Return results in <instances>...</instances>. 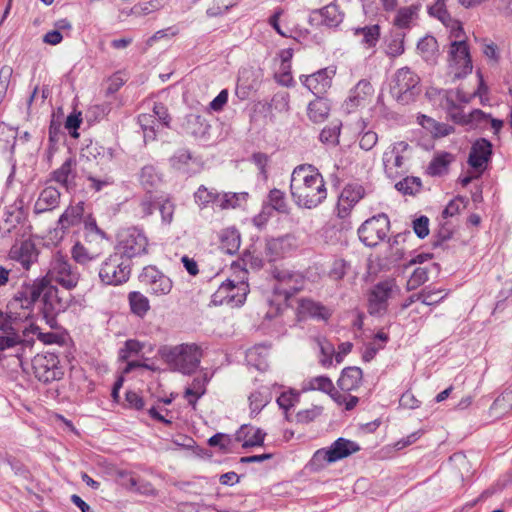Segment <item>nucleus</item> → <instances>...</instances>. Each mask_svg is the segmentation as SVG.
Returning a JSON list of instances; mask_svg holds the SVG:
<instances>
[{
    "label": "nucleus",
    "mask_w": 512,
    "mask_h": 512,
    "mask_svg": "<svg viewBox=\"0 0 512 512\" xmlns=\"http://www.w3.org/2000/svg\"><path fill=\"white\" fill-rule=\"evenodd\" d=\"M126 401L129 408L141 410L144 407L143 399L135 392H127Z\"/></svg>",
    "instance_id": "bf43d9fd"
},
{
    "label": "nucleus",
    "mask_w": 512,
    "mask_h": 512,
    "mask_svg": "<svg viewBox=\"0 0 512 512\" xmlns=\"http://www.w3.org/2000/svg\"><path fill=\"white\" fill-rule=\"evenodd\" d=\"M13 75V69L10 66H4L0 70V104L4 100L10 81Z\"/></svg>",
    "instance_id": "79ce46f5"
},
{
    "label": "nucleus",
    "mask_w": 512,
    "mask_h": 512,
    "mask_svg": "<svg viewBox=\"0 0 512 512\" xmlns=\"http://www.w3.org/2000/svg\"><path fill=\"white\" fill-rule=\"evenodd\" d=\"M277 403L285 413H288L291 409L295 408L299 403L298 394L293 391L283 392L277 399Z\"/></svg>",
    "instance_id": "58836bf2"
},
{
    "label": "nucleus",
    "mask_w": 512,
    "mask_h": 512,
    "mask_svg": "<svg viewBox=\"0 0 512 512\" xmlns=\"http://www.w3.org/2000/svg\"><path fill=\"white\" fill-rule=\"evenodd\" d=\"M415 16V9L408 7L400 9L395 18V24L401 28L407 27Z\"/></svg>",
    "instance_id": "c03bdc74"
},
{
    "label": "nucleus",
    "mask_w": 512,
    "mask_h": 512,
    "mask_svg": "<svg viewBox=\"0 0 512 512\" xmlns=\"http://www.w3.org/2000/svg\"><path fill=\"white\" fill-rule=\"evenodd\" d=\"M404 51L403 40L400 38L392 39L387 46V53L391 56H398Z\"/></svg>",
    "instance_id": "13d9d810"
},
{
    "label": "nucleus",
    "mask_w": 512,
    "mask_h": 512,
    "mask_svg": "<svg viewBox=\"0 0 512 512\" xmlns=\"http://www.w3.org/2000/svg\"><path fill=\"white\" fill-rule=\"evenodd\" d=\"M359 450L358 445L345 438H338L330 447L319 449L314 454V460L319 463H334Z\"/></svg>",
    "instance_id": "9b49d317"
},
{
    "label": "nucleus",
    "mask_w": 512,
    "mask_h": 512,
    "mask_svg": "<svg viewBox=\"0 0 512 512\" xmlns=\"http://www.w3.org/2000/svg\"><path fill=\"white\" fill-rule=\"evenodd\" d=\"M161 355L174 366L175 369L190 374L199 366L201 350L196 344H179L173 347H163Z\"/></svg>",
    "instance_id": "7ed1b4c3"
},
{
    "label": "nucleus",
    "mask_w": 512,
    "mask_h": 512,
    "mask_svg": "<svg viewBox=\"0 0 512 512\" xmlns=\"http://www.w3.org/2000/svg\"><path fill=\"white\" fill-rule=\"evenodd\" d=\"M62 39L63 36L58 30L49 31L43 37V41L49 45H57L62 41Z\"/></svg>",
    "instance_id": "338daca9"
},
{
    "label": "nucleus",
    "mask_w": 512,
    "mask_h": 512,
    "mask_svg": "<svg viewBox=\"0 0 512 512\" xmlns=\"http://www.w3.org/2000/svg\"><path fill=\"white\" fill-rule=\"evenodd\" d=\"M465 207V201L462 198H455L451 200L443 211L445 217H452L460 213Z\"/></svg>",
    "instance_id": "3c124183"
},
{
    "label": "nucleus",
    "mask_w": 512,
    "mask_h": 512,
    "mask_svg": "<svg viewBox=\"0 0 512 512\" xmlns=\"http://www.w3.org/2000/svg\"><path fill=\"white\" fill-rule=\"evenodd\" d=\"M265 433L261 428L245 424L240 427L236 433V438L242 443L244 448L262 446L265 439Z\"/></svg>",
    "instance_id": "b1692460"
},
{
    "label": "nucleus",
    "mask_w": 512,
    "mask_h": 512,
    "mask_svg": "<svg viewBox=\"0 0 512 512\" xmlns=\"http://www.w3.org/2000/svg\"><path fill=\"white\" fill-rule=\"evenodd\" d=\"M417 50L429 62H436L439 56V46L435 37L426 35L420 39Z\"/></svg>",
    "instance_id": "c85d7f7f"
},
{
    "label": "nucleus",
    "mask_w": 512,
    "mask_h": 512,
    "mask_svg": "<svg viewBox=\"0 0 512 512\" xmlns=\"http://www.w3.org/2000/svg\"><path fill=\"white\" fill-rule=\"evenodd\" d=\"M249 292V285L245 279L234 281L227 279L222 282L214 294L213 302L216 304H242Z\"/></svg>",
    "instance_id": "1a4fd4ad"
},
{
    "label": "nucleus",
    "mask_w": 512,
    "mask_h": 512,
    "mask_svg": "<svg viewBox=\"0 0 512 512\" xmlns=\"http://www.w3.org/2000/svg\"><path fill=\"white\" fill-rule=\"evenodd\" d=\"M42 303L45 317H54L65 311L67 302L60 296L59 289L48 283V279H42Z\"/></svg>",
    "instance_id": "2eb2a0df"
},
{
    "label": "nucleus",
    "mask_w": 512,
    "mask_h": 512,
    "mask_svg": "<svg viewBox=\"0 0 512 512\" xmlns=\"http://www.w3.org/2000/svg\"><path fill=\"white\" fill-rule=\"evenodd\" d=\"M298 314L303 319H327L329 317V312L326 308L311 300H302L300 302Z\"/></svg>",
    "instance_id": "c756f323"
},
{
    "label": "nucleus",
    "mask_w": 512,
    "mask_h": 512,
    "mask_svg": "<svg viewBox=\"0 0 512 512\" xmlns=\"http://www.w3.org/2000/svg\"><path fill=\"white\" fill-rule=\"evenodd\" d=\"M355 32L363 34L364 42L369 47H374L376 45V43L379 39V35H380L378 25H373V26L364 27V28H358L355 30Z\"/></svg>",
    "instance_id": "a19ab883"
},
{
    "label": "nucleus",
    "mask_w": 512,
    "mask_h": 512,
    "mask_svg": "<svg viewBox=\"0 0 512 512\" xmlns=\"http://www.w3.org/2000/svg\"><path fill=\"white\" fill-rule=\"evenodd\" d=\"M291 197L302 208H315L327 197L326 182L322 174L311 165L296 167L290 181Z\"/></svg>",
    "instance_id": "f257e3e1"
},
{
    "label": "nucleus",
    "mask_w": 512,
    "mask_h": 512,
    "mask_svg": "<svg viewBox=\"0 0 512 512\" xmlns=\"http://www.w3.org/2000/svg\"><path fill=\"white\" fill-rule=\"evenodd\" d=\"M233 2L234 0H219L217 1L216 7H210L208 9V14L211 16L218 15L221 12L227 10L230 6H232Z\"/></svg>",
    "instance_id": "69168bd1"
},
{
    "label": "nucleus",
    "mask_w": 512,
    "mask_h": 512,
    "mask_svg": "<svg viewBox=\"0 0 512 512\" xmlns=\"http://www.w3.org/2000/svg\"><path fill=\"white\" fill-rule=\"evenodd\" d=\"M323 22L328 26H337L343 20V14L336 5H328L321 10Z\"/></svg>",
    "instance_id": "c9c22d12"
},
{
    "label": "nucleus",
    "mask_w": 512,
    "mask_h": 512,
    "mask_svg": "<svg viewBox=\"0 0 512 512\" xmlns=\"http://www.w3.org/2000/svg\"><path fill=\"white\" fill-rule=\"evenodd\" d=\"M81 122H82V119H81L80 112L72 113V114L68 115V117L66 119L65 127L71 131V135L74 138H78V136H79L77 130L80 127Z\"/></svg>",
    "instance_id": "8fccbe9b"
},
{
    "label": "nucleus",
    "mask_w": 512,
    "mask_h": 512,
    "mask_svg": "<svg viewBox=\"0 0 512 512\" xmlns=\"http://www.w3.org/2000/svg\"><path fill=\"white\" fill-rule=\"evenodd\" d=\"M249 198V193L241 192H223L219 194L218 208L221 210L237 209L243 207Z\"/></svg>",
    "instance_id": "a878e982"
},
{
    "label": "nucleus",
    "mask_w": 512,
    "mask_h": 512,
    "mask_svg": "<svg viewBox=\"0 0 512 512\" xmlns=\"http://www.w3.org/2000/svg\"><path fill=\"white\" fill-rule=\"evenodd\" d=\"M228 92L222 90L210 103V108L214 111H219L227 103Z\"/></svg>",
    "instance_id": "052dcab7"
},
{
    "label": "nucleus",
    "mask_w": 512,
    "mask_h": 512,
    "mask_svg": "<svg viewBox=\"0 0 512 512\" xmlns=\"http://www.w3.org/2000/svg\"><path fill=\"white\" fill-rule=\"evenodd\" d=\"M84 213L83 203L80 202L76 205L68 207L65 212L59 218V225L61 226V232L53 230L49 232L51 235V245H57L62 240L64 231L69 227H72L80 222Z\"/></svg>",
    "instance_id": "aec40b11"
},
{
    "label": "nucleus",
    "mask_w": 512,
    "mask_h": 512,
    "mask_svg": "<svg viewBox=\"0 0 512 512\" xmlns=\"http://www.w3.org/2000/svg\"><path fill=\"white\" fill-rule=\"evenodd\" d=\"M491 153V144L487 140L480 139L473 144L468 163L473 169L476 177L480 176L487 168V163Z\"/></svg>",
    "instance_id": "a211bd4d"
},
{
    "label": "nucleus",
    "mask_w": 512,
    "mask_h": 512,
    "mask_svg": "<svg viewBox=\"0 0 512 512\" xmlns=\"http://www.w3.org/2000/svg\"><path fill=\"white\" fill-rule=\"evenodd\" d=\"M394 287L395 285L392 282L379 283L371 292L370 302L380 303L386 301L390 297Z\"/></svg>",
    "instance_id": "72a5a7b5"
},
{
    "label": "nucleus",
    "mask_w": 512,
    "mask_h": 512,
    "mask_svg": "<svg viewBox=\"0 0 512 512\" xmlns=\"http://www.w3.org/2000/svg\"><path fill=\"white\" fill-rule=\"evenodd\" d=\"M427 279V271L423 268H417L410 276L407 285L409 289H416Z\"/></svg>",
    "instance_id": "de8ad7c7"
},
{
    "label": "nucleus",
    "mask_w": 512,
    "mask_h": 512,
    "mask_svg": "<svg viewBox=\"0 0 512 512\" xmlns=\"http://www.w3.org/2000/svg\"><path fill=\"white\" fill-rule=\"evenodd\" d=\"M304 390L305 391H320V392L329 394L339 405H344L347 410L352 409L357 403V398L354 396H348V398L346 399V398H342L340 396L336 397L335 395H333L332 394V391L334 390L333 382L331 381L330 378L324 377V376L314 377V378L310 379L306 383Z\"/></svg>",
    "instance_id": "6ab92c4d"
},
{
    "label": "nucleus",
    "mask_w": 512,
    "mask_h": 512,
    "mask_svg": "<svg viewBox=\"0 0 512 512\" xmlns=\"http://www.w3.org/2000/svg\"><path fill=\"white\" fill-rule=\"evenodd\" d=\"M449 38L451 39V42L453 40H465L467 42L465 32L458 22H454L452 24Z\"/></svg>",
    "instance_id": "0e129e2a"
},
{
    "label": "nucleus",
    "mask_w": 512,
    "mask_h": 512,
    "mask_svg": "<svg viewBox=\"0 0 512 512\" xmlns=\"http://www.w3.org/2000/svg\"><path fill=\"white\" fill-rule=\"evenodd\" d=\"M42 294V279L38 278L32 283L25 284L16 296V300L24 309H30Z\"/></svg>",
    "instance_id": "393cba45"
},
{
    "label": "nucleus",
    "mask_w": 512,
    "mask_h": 512,
    "mask_svg": "<svg viewBox=\"0 0 512 512\" xmlns=\"http://www.w3.org/2000/svg\"><path fill=\"white\" fill-rule=\"evenodd\" d=\"M37 338L44 344L51 345V344H61L62 338L55 334V333H42L39 332L37 334Z\"/></svg>",
    "instance_id": "e2e57ef3"
},
{
    "label": "nucleus",
    "mask_w": 512,
    "mask_h": 512,
    "mask_svg": "<svg viewBox=\"0 0 512 512\" xmlns=\"http://www.w3.org/2000/svg\"><path fill=\"white\" fill-rule=\"evenodd\" d=\"M308 114L314 122H322L329 114V105L325 99L316 98L308 106Z\"/></svg>",
    "instance_id": "7c9ffc66"
},
{
    "label": "nucleus",
    "mask_w": 512,
    "mask_h": 512,
    "mask_svg": "<svg viewBox=\"0 0 512 512\" xmlns=\"http://www.w3.org/2000/svg\"><path fill=\"white\" fill-rule=\"evenodd\" d=\"M148 238L137 228H128L117 235L116 249L125 257H137L148 250Z\"/></svg>",
    "instance_id": "0eeeda50"
},
{
    "label": "nucleus",
    "mask_w": 512,
    "mask_h": 512,
    "mask_svg": "<svg viewBox=\"0 0 512 512\" xmlns=\"http://www.w3.org/2000/svg\"><path fill=\"white\" fill-rule=\"evenodd\" d=\"M420 83L419 77L407 68L398 70L390 83V92L397 100L410 98Z\"/></svg>",
    "instance_id": "ddd939ff"
},
{
    "label": "nucleus",
    "mask_w": 512,
    "mask_h": 512,
    "mask_svg": "<svg viewBox=\"0 0 512 512\" xmlns=\"http://www.w3.org/2000/svg\"><path fill=\"white\" fill-rule=\"evenodd\" d=\"M359 147L364 151H370L378 142V134L375 131H362L358 138Z\"/></svg>",
    "instance_id": "ea45409f"
},
{
    "label": "nucleus",
    "mask_w": 512,
    "mask_h": 512,
    "mask_svg": "<svg viewBox=\"0 0 512 512\" xmlns=\"http://www.w3.org/2000/svg\"><path fill=\"white\" fill-rule=\"evenodd\" d=\"M223 248H226L228 253H233L239 248L240 239L236 232L231 231L227 236L222 237Z\"/></svg>",
    "instance_id": "09e8293b"
},
{
    "label": "nucleus",
    "mask_w": 512,
    "mask_h": 512,
    "mask_svg": "<svg viewBox=\"0 0 512 512\" xmlns=\"http://www.w3.org/2000/svg\"><path fill=\"white\" fill-rule=\"evenodd\" d=\"M209 380L210 377L207 374H204L203 376L197 377L193 380L191 387H188L184 393V396L189 404L194 407L196 406L198 400L205 395L206 385Z\"/></svg>",
    "instance_id": "cd10ccee"
},
{
    "label": "nucleus",
    "mask_w": 512,
    "mask_h": 512,
    "mask_svg": "<svg viewBox=\"0 0 512 512\" xmlns=\"http://www.w3.org/2000/svg\"><path fill=\"white\" fill-rule=\"evenodd\" d=\"M338 130L337 129H323L320 138L323 142H336L338 139Z\"/></svg>",
    "instance_id": "774afa93"
},
{
    "label": "nucleus",
    "mask_w": 512,
    "mask_h": 512,
    "mask_svg": "<svg viewBox=\"0 0 512 512\" xmlns=\"http://www.w3.org/2000/svg\"><path fill=\"white\" fill-rule=\"evenodd\" d=\"M220 193H214L206 187H201L195 193L196 202L201 207H207L209 204H214L218 208V199Z\"/></svg>",
    "instance_id": "4c0bfd02"
},
{
    "label": "nucleus",
    "mask_w": 512,
    "mask_h": 512,
    "mask_svg": "<svg viewBox=\"0 0 512 512\" xmlns=\"http://www.w3.org/2000/svg\"><path fill=\"white\" fill-rule=\"evenodd\" d=\"M349 101L352 106L371 110L382 104V96L376 93L369 81L361 80L353 89Z\"/></svg>",
    "instance_id": "dca6fc26"
},
{
    "label": "nucleus",
    "mask_w": 512,
    "mask_h": 512,
    "mask_svg": "<svg viewBox=\"0 0 512 512\" xmlns=\"http://www.w3.org/2000/svg\"><path fill=\"white\" fill-rule=\"evenodd\" d=\"M404 195H415L421 190V181L417 177H406L395 185Z\"/></svg>",
    "instance_id": "e433bc0d"
},
{
    "label": "nucleus",
    "mask_w": 512,
    "mask_h": 512,
    "mask_svg": "<svg viewBox=\"0 0 512 512\" xmlns=\"http://www.w3.org/2000/svg\"><path fill=\"white\" fill-rule=\"evenodd\" d=\"M452 155L449 153H443L433 159L429 166V173L431 175H441L448 170L450 163L452 162Z\"/></svg>",
    "instance_id": "f704fd0d"
},
{
    "label": "nucleus",
    "mask_w": 512,
    "mask_h": 512,
    "mask_svg": "<svg viewBox=\"0 0 512 512\" xmlns=\"http://www.w3.org/2000/svg\"><path fill=\"white\" fill-rule=\"evenodd\" d=\"M362 380V371L356 367L345 368L338 380V385L343 391H352L359 387Z\"/></svg>",
    "instance_id": "bb28decb"
},
{
    "label": "nucleus",
    "mask_w": 512,
    "mask_h": 512,
    "mask_svg": "<svg viewBox=\"0 0 512 512\" xmlns=\"http://www.w3.org/2000/svg\"><path fill=\"white\" fill-rule=\"evenodd\" d=\"M483 53L486 56V58L492 62L497 63L499 60V54L497 46L493 43H487L483 47Z\"/></svg>",
    "instance_id": "680f3d73"
},
{
    "label": "nucleus",
    "mask_w": 512,
    "mask_h": 512,
    "mask_svg": "<svg viewBox=\"0 0 512 512\" xmlns=\"http://www.w3.org/2000/svg\"><path fill=\"white\" fill-rule=\"evenodd\" d=\"M98 276L104 284L116 286L129 279L130 268L120 254L114 253L100 263Z\"/></svg>",
    "instance_id": "423d86ee"
},
{
    "label": "nucleus",
    "mask_w": 512,
    "mask_h": 512,
    "mask_svg": "<svg viewBox=\"0 0 512 512\" xmlns=\"http://www.w3.org/2000/svg\"><path fill=\"white\" fill-rule=\"evenodd\" d=\"M167 118V110L160 104H156L154 106L153 114H144L140 117V123L146 141H152L155 139L156 132L159 127L167 125Z\"/></svg>",
    "instance_id": "f3484780"
},
{
    "label": "nucleus",
    "mask_w": 512,
    "mask_h": 512,
    "mask_svg": "<svg viewBox=\"0 0 512 512\" xmlns=\"http://www.w3.org/2000/svg\"><path fill=\"white\" fill-rule=\"evenodd\" d=\"M143 348V345L136 340H128L125 348L121 350V358L127 359L133 354H138Z\"/></svg>",
    "instance_id": "5fc2aeb1"
},
{
    "label": "nucleus",
    "mask_w": 512,
    "mask_h": 512,
    "mask_svg": "<svg viewBox=\"0 0 512 512\" xmlns=\"http://www.w3.org/2000/svg\"><path fill=\"white\" fill-rule=\"evenodd\" d=\"M85 229H86V232H87V237H95V238H99V242L101 243H105L107 238H106V235L104 232H102L96 222L94 220H89L85 223Z\"/></svg>",
    "instance_id": "864d4df0"
},
{
    "label": "nucleus",
    "mask_w": 512,
    "mask_h": 512,
    "mask_svg": "<svg viewBox=\"0 0 512 512\" xmlns=\"http://www.w3.org/2000/svg\"><path fill=\"white\" fill-rule=\"evenodd\" d=\"M19 342V337L15 332L0 336V350H5L15 346Z\"/></svg>",
    "instance_id": "4d7b16f0"
},
{
    "label": "nucleus",
    "mask_w": 512,
    "mask_h": 512,
    "mask_svg": "<svg viewBox=\"0 0 512 512\" xmlns=\"http://www.w3.org/2000/svg\"><path fill=\"white\" fill-rule=\"evenodd\" d=\"M389 228L390 222L387 216H374L366 220L359 228V238L366 246L375 247L387 237Z\"/></svg>",
    "instance_id": "6e6552de"
},
{
    "label": "nucleus",
    "mask_w": 512,
    "mask_h": 512,
    "mask_svg": "<svg viewBox=\"0 0 512 512\" xmlns=\"http://www.w3.org/2000/svg\"><path fill=\"white\" fill-rule=\"evenodd\" d=\"M365 192L359 184L346 185L338 198L337 211L341 217L347 216L354 206L363 198Z\"/></svg>",
    "instance_id": "412c9836"
},
{
    "label": "nucleus",
    "mask_w": 512,
    "mask_h": 512,
    "mask_svg": "<svg viewBox=\"0 0 512 512\" xmlns=\"http://www.w3.org/2000/svg\"><path fill=\"white\" fill-rule=\"evenodd\" d=\"M208 444L212 447L218 446L223 451H228L231 447V437L224 433H217L209 438Z\"/></svg>",
    "instance_id": "37998d69"
},
{
    "label": "nucleus",
    "mask_w": 512,
    "mask_h": 512,
    "mask_svg": "<svg viewBox=\"0 0 512 512\" xmlns=\"http://www.w3.org/2000/svg\"><path fill=\"white\" fill-rule=\"evenodd\" d=\"M40 279H48V283L56 282L65 289L72 290L77 287L80 274L73 270L68 260L57 253L50 262L45 276Z\"/></svg>",
    "instance_id": "39448f33"
},
{
    "label": "nucleus",
    "mask_w": 512,
    "mask_h": 512,
    "mask_svg": "<svg viewBox=\"0 0 512 512\" xmlns=\"http://www.w3.org/2000/svg\"><path fill=\"white\" fill-rule=\"evenodd\" d=\"M473 63L470 49L465 40H453L450 44L446 74L452 80H459L472 73Z\"/></svg>",
    "instance_id": "20e7f679"
},
{
    "label": "nucleus",
    "mask_w": 512,
    "mask_h": 512,
    "mask_svg": "<svg viewBox=\"0 0 512 512\" xmlns=\"http://www.w3.org/2000/svg\"><path fill=\"white\" fill-rule=\"evenodd\" d=\"M409 145L404 141L391 144L383 153V165L385 173L389 177L400 174L404 162L409 156Z\"/></svg>",
    "instance_id": "f8f14e48"
},
{
    "label": "nucleus",
    "mask_w": 512,
    "mask_h": 512,
    "mask_svg": "<svg viewBox=\"0 0 512 512\" xmlns=\"http://www.w3.org/2000/svg\"><path fill=\"white\" fill-rule=\"evenodd\" d=\"M270 201L276 210L284 211L287 208L285 195L280 190H272L270 192Z\"/></svg>",
    "instance_id": "6e6d98bb"
},
{
    "label": "nucleus",
    "mask_w": 512,
    "mask_h": 512,
    "mask_svg": "<svg viewBox=\"0 0 512 512\" xmlns=\"http://www.w3.org/2000/svg\"><path fill=\"white\" fill-rule=\"evenodd\" d=\"M428 104L435 109L446 110L451 118L459 123H468L470 117L481 118L484 116L481 110H474L469 116L464 115L461 109L470 101V96L460 90L442 91L430 87L425 94Z\"/></svg>",
    "instance_id": "f03ea898"
},
{
    "label": "nucleus",
    "mask_w": 512,
    "mask_h": 512,
    "mask_svg": "<svg viewBox=\"0 0 512 512\" xmlns=\"http://www.w3.org/2000/svg\"><path fill=\"white\" fill-rule=\"evenodd\" d=\"M413 230L415 234L423 239L429 234V220L425 216H421L413 222Z\"/></svg>",
    "instance_id": "49530a36"
},
{
    "label": "nucleus",
    "mask_w": 512,
    "mask_h": 512,
    "mask_svg": "<svg viewBox=\"0 0 512 512\" xmlns=\"http://www.w3.org/2000/svg\"><path fill=\"white\" fill-rule=\"evenodd\" d=\"M39 255L40 250L32 237L15 243L8 253L9 259L20 264L24 270H30L38 261Z\"/></svg>",
    "instance_id": "4468645a"
},
{
    "label": "nucleus",
    "mask_w": 512,
    "mask_h": 512,
    "mask_svg": "<svg viewBox=\"0 0 512 512\" xmlns=\"http://www.w3.org/2000/svg\"><path fill=\"white\" fill-rule=\"evenodd\" d=\"M418 120L423 128H425L427 131H429L436 137L448 135L452 130L451 127L437 123L432 118L426 115L419 116Z\"/></svg>",
    "instance_id": "2f4dec72"
},
{
    "label": "nucleus",
    "mask_w": 512,
    "mask_h": 512,
    "mask_svg": "<svg viewBox=\"0 0 512 512\" xmlns=\"http://www.w3.org/2000/svg\"><path fill=\"white\" fill-rule=\"evenodd\" d=\"M323 357L321 363L326 366L332 363L333 356L335 355L334 346L326 341L325 339L319 340L318 342Z\"/></svg>",
    "instance_id": "a18cd8bd"
},
{
    "label": "nucleus",
    "mask_w": 512,
    "mask_h": 512,
    "mask_svg": "<svg viewBox=\"0 0 512 512\" xmlns=\"http://www.w3.org/2000/svg\"><path fill=\"white\" fill-rule=\"evenodd\" d=\"M129 302L132 312L140 317L144 316L150 309L148 298L140 292L130 293Z\"/></svg>",
    "instance_id": "473e14b6"
},
{
    "label": "nucleus",
    "mask_w": 512,
    "mask_h": 512,
    "mask_svg": "<svg viewBox=\"0 0 512 512\" xmlns=\"http://www.w3.org/2000/svg\"><path fill=\"white\" fill-rule=\"evenodd\" d=\"M104 245L105 243L92 238L88 240L87 244L77 242L71 251L72 258L78 264L86 265L101 254Z\"/></svg>",
    "instance_id": "4be33fe9"
},
{
    "label": "nucleus",
    "mask_w": 512,
    "mask_h": 512,
    "mask_svg": "<svg viewBox=\"0 0 512 512\" xmlns=\"http://www.w3.org/2000/svg\"><path fill=\"white\" fill-rule=\"evenodd\" d=\"M35 376L42 382H53L62 378L63 372L57 355L53 353L37 354L32 360Z\"/></svg>",
    "instance_id": "9d476101"
},
{
    "label": "nucleus",
    "mask_w": 512,
    "mask_h": 512,
    "mask_svg": "<svg viewBox=\"0 0 512 512\" xmlns=\"http://www.w3.org/2000/svg\"><path fill=\"white\" fill-rule=\"evenodd\" d=\"M320 412L321 409L316 406L310 409H303L297 412L296 420L300 423H307L318 417Z\"/></svg>",
    "instance_id": "603ef678"
},
{
    "label": "nucleus",
    "mask_w": 512,
    "mask_h": 512,
    "mask_svg": "<svg viewBox=\"0 0 512 512\" xmlns=\"http://www.w3.org/2000/svg\"><path fill=\"white\" fill-rule=\"evenodd\" d=\"M143 281L149 285L150 293L155 296H164L172 290V281L153 267L145 268Z\"/></svg>",
    "instance_id": "5701e85b"
}]
</instances>
